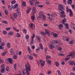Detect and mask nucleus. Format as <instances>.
Masks as SVG:
<instances>
[{"label":"nucleus","instance_id":"f257e3e1","mask_svg":"<svg viewBox=\"0 0 75 75\" xmlns=\"http://www.w3.org/2000/svg\"><path fill=\"white\" fill-rule=\"evenodd\" d=\"M31 66L30 65V64L28 63L27 64L25 65V67L26 68V71L27 73V75H30V72L29 71H31Z\"/></svg>","mask_w":75,"mask_h":75},{"label":"nucleus","instance_id":"f03ea898","mask_svg":"<svg viewBox=\"0 0 75 75\" xmlns=\"http://www.w3.org/2000/svg\"><path fill=\"white\" fill-rule=\"evenodd\" d=\"M75 52L74 51L70 52L69 53V54L67 55V57H71V58H75Z\"/></svg>","mask_w":75,"mask_h":75},{"label":"nucleus","instance_id":"7ed1b4c3","mask_svg":"<svg viewBox=\"0 0 75 75\" xmlns=\"http://www.w3.org/2000/svg\"><path fill=\"white\" fill-rule=\"evenodd\" d=\"M66 21V19L64 18L63 19L62 21V22L63 23V24H64L65 26V27L67 29L69 28L68 27V25L67 23H65V21Z\"/></svg>","mask_w":75,"mask_h":75},{"label":"nucleus","instance_id":"20e7f679","mask_svg":"<svg viewBox=\"0 0 75 75\" xmlns=\"http://www.w3.org/2000/svg\"><path fill=\"white\" fill-rule=\"evenodd\" d=\"M61 12L60 13V15L61 17H65V12L63 10L61 11Z\"/></svg>","mask_w":75,"mask_h":75},{"label":"nucleus","instance_id":"39448f33","mask_svg":"<svg viewBox=\"0 0 75 75\" xmlns=\"http://www.w3.org/2000/svg\"><path fill=\"white\" fill-rule=\"evenodd\" d=\"M75 63V62L73 61H68V63L69 64V65H74Z\"/></svg>","mask_w":75,"mask_h":75},{"label":"nucleus","instance_id":"423d86ee","mask_svg":"<svg viewBox=\"0 0 75 75\" xmlns=\"http://www.w3.org/2000/svg\"><path fill=\"white\" fill-rule=\"evenodd\" d=\"M34 37H35V34H33L32 38V40L31 41L30 45H33L34 44Z\"/></svg>","mask_w":75,"mask_h":75},{"label":"nucleus","instance_id":"0eeeda50","mask_svg":"<svg viewBox=\"0 0 75 75\" xmlns=\"http://www.w3.org/2000/svg\"><path fill=\"white\" fill-rule=\"evenodd\" d=\"M46 61L47 64H48V65H51V60L46 59Z\"/></svg>","mask_w":75,"mask_h":75},{"label":"nucleus","instance_id":"6e6552de","mask_svg":"<svg viewBox=\"0 0 75 75\" xmlns=\"http://www.w3.org/2000/svg\"><path fill=\"white\" fill-rule=\"evenodd\" d=\"M59 8L60 11L64 10V8H63V6L62 5H59Z\"/></svg>","mask_w":75,"mask_h":75},{"label":"nucleus","instance_id":"1a4fd4ad","mask_svg":"<svg viewBox=\"0 0 75 75\" xmlns=\"http://www.w3.org/2000/svg\"><path fill=\"white\" fill-rule=\"evenodd\" d=\"M31 7H29L28 8V9H27L26 11V13H27V14H29V13H30V12H31Z\"/></svg>","mask_w":75,"mask_h":75},{"label":"nucleus","instance_id":"9d476101","mask_svg":"<svg viewBox=\"0 0 75 75\" xmlns=\"http://www.w3.org/2000/svg\"><path fill=\"white\" fill-rule=\"evenodd\" d=\"M45 33H46V34H47L48 36L49 37L50 36V33H49V30H48V29H45Z\"/></svg>","mask_w":75,"mask_h":75},{"label":"nucleus","instance_id":"9b49d317","mask_svg":"<svg viewBox=\"0 0 75 75\" xmlns=\"http://www.w3.org/2000/svg\"><path fill=\"white\" fill-rule=\"evenodd\" d=\"M28 59H30V60H32L34 59V57L32 56H31L30 55H28Z\"/></svg>","mask_w":75,"mask_h":75},{"label":"nucleus","instance_id":"f8f14e48","mask_svg":"<svg viewBox=\"0 0 75 75\" xmlns=\"http://www.w3.org/2000/svg\"><path fill=\"white\" fill-rule=\"evenodd\" d=\"M51 34L55 38H57L58 37V34H57L54 33L53 32H51Z\"/></svg>","mask_w":75,"mask_h":75},{"label":"nucleus","instance_id":"ddd939ff","mask_svg":"<svg viewBox=\"0 0 75 75\" xmlns=\"http://www.w3.org/2000/svg\"><path fill=\"white\" fill-rule=\"evenodd\" d=\"M24 6H26V2L25 1H23L21 5V7L23 8V7Z\"/></svg>","mask_w":75,"mask_h":75},{"label":"nucleus","instance_id":"4468645a","mask_svg":"<svg viewBox=\"0 0 75 75\" xmlns=\"http://www.w3.org/2000/svg\"><path fill=\"white\" fill-rule=\"evenodd\" d=\"M50 47L52 48H54V47H55V44H54V43L52 42V44H50Z\"/></svg>","mask_w":75,"mask_h":75},{"label":"nucleus","instance_id":"2eb2a0df","mask_svg":"<svg viewBox=\"0 0 75 75\" xmlns=\"http://www.w3.org/2000/svg\"><path fill=\"white\" fill-rule=\"evenodd\" d=\"M32 11L33 12V14H35L36 13V8L35 7H33L32 9Z\"/></svg>","mask_w":75,"mask_h":75},{"label":"nucleus","instance_id":"dca6fc26","mask_svg":"<svg viewBox=\"0 0 75 75\" xmlns=\"http://www.w3.org/2000/svg\"><path fill=\"white\" fill-rule=\"evenodd\" d=\"M30 27L31 29H34L35 28V25L33 23H31L30 24Z\"/></svg>","mask_w":75,"mask_h":75},{"label":"nucleus","instance_id":"f3484780","mask_svg":"<svg viewBox=\"0 0 75 75\" xmlns=\"http://www.w3.org/2000/svg\"><path fill=\"white\" fill-rule=\"evenodd\" d=\"M8 61L11 63V64H12V59L10 58H8Z\"/></svg>","mask_w":75,"mask_h":75},{"label":"nucleus","instance_id":"a211bd4d","mask_svg":"<svg viewBox=\"0 0 75 75\" xmlns=\"http://www.w3.org/2000/svg\"><path fill=\"white\" fill-rule=\"evenodd\" d=\"M16 11H17V12L19 13V15H20L21 14V13H20V8H17L16 9Z\"/></svg>","mask_w":75,"mask_h":75},{"label":"nucleus","instance_id":"6ab92c4d","mask_svg":"<svg viewBox=\"0 0 75 75\" xmlns=\"http://www.w3.org/2000/svg\"><path fill=\"white\" fill-rule=\"evenodd\" d=\"M66 11L67 13H69V12L70 13L72 11V10L71 9L68 8V6H67Z\"/></svg>","mask_w":75,"mask_h":75},{"label":"nucleus","instance_id":"aec40b11","mask_svg":"<svg viewBox=\"0 0 75 75\" xmlns=\"http://www.w3.org/2000/svg\"><path fill=\"white\" fill-rule=\"evenodd\" d=\"M68 4H72V0H68Z\"/></svg>","mask_w":75,"mask_h":75},{"label":"nucleus","instance_id":"412c9836","mask_svg":"<svg viewBox=\"0 0 75 75\" xmlns=\"http://www.w3.org/2000/svg\"><path fill=\"white\" fill-rule=\"evenodd\" d=\"M28 51L30 53V52H32V51H31V49H30V46H28Z\"/></svg>","mask_w":75,"mask_h":75},{"label":"nucleus","instance_id":"4be33fe9","mask_svg":"<svg viewBox=\"0 0 75 75\" xmlns=\"http://www.w3.org/2000/svg\"><path fill=\"white\" fill-rule=\"evenodd\" d=\"M22 74L23 75H25L26 74V72H25V69H23L22 71Z\"/></svg>","mask_w":75,"mask_h":75},{"label":"nucleus","instance_id":"5701e85b","mask_svg":"<svg viewBox=\"0 0 75 75\" xmlns=\"http://www.w3.org/2000/svg\"><path fill=\"white\" fill-rule=\"evenodd\" d=\"M36 38L39 41V42H41V39H40V37L38 36H36Z\"/></svg>","mask_w":75,"mask_h":75},{"label":"nucleus","instance_id":"b1692460","mask_svg":"<svg viewBox=\"0 0 75 75\" xmlns=\"http://www.w3.org/2000/svg\"><path fill=\"white\" fill-rule=\"evenodd\" d=\"M18 4H15V5L13 6V8H16L17 7H18Z\"/></svg>","mask_w":75,"mask_h":75},{"label":"nucleus","instance_id":"393cba45","mask_svg":"<svg viewBox=\"0 0 75 75\" xmlns=\"http://www.w3.org/2000/svg\"><path fill=\"white\" fill-rule=\"evenodd\" d=\"M7 47L8 48H10L11 47V45H10V43H7Z\"/></svg>","mask_w":75,"mask_h":75},{"label":"nucleus","instance_id":"a878e982","mask_svg":"<svg viewBox=\"0 0 75 75\" xmlns=\"http://www.w3.org/2000/svg\"><path fill=\"white\" fill-rule=\"evenodd\" d=\"M9 51L10 53V55L13 54V49H11L10 50H9Z\"/></svg>","mask_w":75,"mask_h":75},{"label":"nucleus","instance_id":"bb28decb","mask_svg":"<svg viewBox=\"0 0 75 75\" xmlns=\"http://www.w3.org/2000/svg\"><path fill=\"white\" fill-rule=\"evenodd\" d=\"M14 65V69L15 71H16L17 69V64L16 63L13 65Z\"/></svg>","mask_w":75,"mask_h":75},{"label":"nucleus","instance_id":"cd10ccee","mask_svg":"<svg viewBox=\"0 0 75 75\" xmlns=\"http://www.w3.org/2000/svg\"><path fill=\"white\" fill-rule=\"evenodd\" d=\"M5 71V69L4 68H2L1 70V73H4Z\"/></svg>","mask_w":75,"mask_h":75},{"label":"nucleus","instance_id":"c85d7f7f","mask_svg":"<svg viewBox=\"0 0 75 75\" xmlns=\"http://www.w3.org/2000/svg\"><path fill=\"white\" fill-rule=\"evenodd\" d=\"M44 13H43L42 12H41L39 13V16H40L41 17V16H44Z\"/></svg>","mask_w":75,"mask_h":75},{"label":"nucleus","instance_id":"c756f323","mask_svg":"<svg viewBox=\"0 0 75 75\" xmlns=\"http://www.w3.org/2000/svg\"><path fill=\"white\" fill-rule=\"evenodd\" d=\"M45 61H43L42 63H41V64L42 67H44V65H45Z\"/></svg>","mask_w":75,"mask_h":75},{"label":"nucleus","instance_id":"7c9ffc66","mask_svg":"<svg viewBox=\"0 0 75 75\" xmlns=\"http://www.w3.org/2000/svg\"><path fill=\"white\" fill-rule=\"evenodd\" d=\"M69 16H70L71 17L72 16H73V12H72V11L69 12Z\"/></svg>","mask_w":75,"mask_h":75},{"label":"nucleus","instance_id":"2f4dec72","mask_svg":"<svg viewBox=\"0 0 75 75\" xmlns=\"http://www.w3.org/2000/svg\"><path fill=\"white\" fill-rule=\"evenodd\" d=\"M6 70L7 71H10V67H8L7 66L6 68Z\"/></svg>","mask_w":75,"mask_h":75},{"label":"nucleus","instance_id":"473e14b6","mask_svg":"<svg viewBox=\"0 0 75 75\" xmlns=\"http://www.w3.org/2000/svg\"><path fill=\"white\" fill-rule=\"evenodd\" d=\"M13 16L14 18H16L17 16V15L16 13H14L13 14Z\"/></svg>","mask_w":75,"mask_h":75},{"label":"nucleus","instance_id":"72a5a7b5","mask_svg":"<svg viewBox=\"0 0 75 75\" xmlns=\"http://www.w3.org/2000/svg\"><path fill=\"white\" fill-rule=\"evenodd\" d=\"M42 16L43 20H46V16L45 15H44L43 16Z\"/></svg>","mask_w":75,"mask_h":75},{"label":"nucleus","instance_id":"f704fd0d","mask_svg":"<svg viewBox=\"0 0 75 75\" xmlns=\"http://www.w3.org/2000/svg\"><path fill=\"white\" fill-rule=\"evenodd\" d=\"M31 20H32V21H34V20L35 19V16H31Z\"/></svg>","mask_w":75,"mask_h":75},{"label":"nucleus","instance_id":"c9c22d12","mask_svg":"<svg viewBox=\"0 0 75 75\" xmlns=\"http://www.w3.org/2000/svg\"><path fill=\"white\" fill-rule=\"evenodd\" d=\"M14 34V32H9V33L8 34V35H13Z\"/></svg>","mask_w":75,"mask_h":75},{"label":"nucleus","instance_id":"e433bc0d","mask_svg":"<svg viewBox=\"0 0 75 75\" xmlns=\"http://www.w3.org/2000/svg\"><path fill=\"white\" fill-rule=\"evenodd\" d=\"M39 45L41 49V50H43V47H42V44L40 43V44H39Z\"/></svg>","mask_w":75,"mask_h":75},{"label":"nucleus","instance_id":"4c0bfd02","mask_svg":"<svg viewBox=\"0 0 75 75\" xmlns=\"http://www.w3.org/2000/svg\"><path fill=\"white\" fill-rule=\"evenodd\" d=\"M66 41H69V38L68 37H66Z\"/></svg>","mask_w":75,"mask_h":75},{"label":"nucleus","instance_id":"58836bf2","mask_svg":"<svg viewBox=\"0 0 75 75\" xmlns=\"http://www.w3.org/2000/svg\"><path fill=\"white\" fill-rule=\"evenodd\" d=\"M16 36L17 37H21V35L20 34V33H17L16 34Z\"/></svg>","mask_w":75,"mask_h":75},{"label":"nucleus","instance_id":"ea45409f","mask_svg":"<svg viewBox=\"0 0 75 75\" xmlns=\"http://www.w3.org/2000/svg\"><path fill=\"white\" fill-rule=\"evenodd\" d=\"M2 23L4 24H8V23L6 21H2Z\"/></svg>","mask_w":75,"mask_h":75},{"label":"nucleus","instance_id":"a19ab883","mask_svg":"<svg viewBox=\"0 0 75 75\" xmlns=\"http://www.w3.org/2000/svg\"><path fill=\"white\" fill-rule=\"evenodd\" d=\"M8 11L7 10H6V9L5 10V13L6 15H7V14H8Z\"/></svg>","mask_w":75,"mask_h":75},{"label":"nucleus","instance_id":"79ce46f5","mask_svg":"<svg viewBox=\"0 0 75 75\" xmlns=\"http://www.w3.org/2000/svg\"><path fill=\"white\" fill-rule=\"evenodd\" d=\"M29 37H30V36L28 35H26L25 36V38L26 39V40H28L29 39Z\"/></svg>","mask_w":75,"mask_h":75},{"label":"nucleus","instance_id":"37998d69","mask_svg":"<svg viewBox=\"0 0 75 75\" xmlns=\"http://www.w3.org/2000/svg\"><path fill=\"white\" fill-rule=\"evenodd\" d=\"M40 33L41 35H46V33L43 32H41Z\"/></svg>","mask_w":75,"mask_h":75},{"label":"nucleus","instance_id":"c03bdc74","mask_svg":"<svg viewBox=\"0 0 75 75\" xmlns=\"http://www.w3.org/2000/svg\"><path fill=\"white\" fill-rule=\"evenodd\" d=\"M62 48L60 47H57V50H59V51H61L62 50Z\"/></svg>","mask_w":75,"mask_h":75},{"label":"nucleus","instance_id":"a18cd8bd","mask_svg":"<svg viewBox=\"0 0 75 75\" xmlns=\"http://www.w3.org/2000/svg\"><path fill=\"white\" fill-rule=\"evenodd\" d=\"M70 59V57H66L65 58V61H68L69 59Z\"/></svg>","mask_w":75,"mask_h":75},{"label":"nucleus","instance_id":"49530a36","mask_svg":"<svg viewBox=\"0 0 75 75\" xmlns=\"http://www.w3.org/2000/svg\"><path fill=\"white\" fill-rule=\"evenodd\" d=\"M13 57V58L15 59H17V56L16 55H14Z\"/></svg>","mask_w":75,"mask_h":75},{"label":"nucleus","instance_id":"de8ad7c7","mask_svg":"<svg viewBox=\"0 0 75 75\" xmlns=\"http://www.w3.org/2000/svg\"><path fill=\"white\" fill-rule=\"evenodd\" d=\"M3 34L4 35H6L7 34V31L5 30H4L3 31Z\"/></svg>","mask_w":75,"mask_h":75},{"label":"nucleus","instance_id":"09e8293b","mask_svg":"<svg viewBox=\"0 0 75 75\" xmlns=\"http://www.w3.org/2000/svg\"><path fill=\"white\" fill-rule=\"evenodd\" d=\"M6 53H7V52H4L2 54V55L4 56L6 54Z\"/></svg>","mask_w":75,"mask_h":75},{"label":"nucleus","instance_id":"8fccbe9b","mask_svg":"<svg viewBox=\"0 0 75 75\" xmlns=\"http://www.w3.org/2000/svg\"><path fill=\"white\" fill-rule=\"evenodd\" d=\"M55 63H56V65L57 67H58V66L59 65V63H58V62H56Z\"/></svg>","mask_w":75,"mask_h":75},{"label":"nucleus","instance_id":"3c124183","mask_svg":"<svg viewBox=\"0 0 75 75\" xmlns=\"http://www.w3.org/2000/svg\"><path fill=\"white\" fill-rule=\"evenodd\" d=\"M69 44H74V41H70L69 42Z\"/></svg>","mask_w":75,"mask_h":75},{"label":"nucleus","instance_id":"603ef678","mask_svg":"<svg viewBox=\"0 0 75 75\" xmlns=\"http://www.w3.org/2000/svg\"><path fill=\"white\" fill-rule=\"evenodd\" d=\"M59 27L60 28H62V27H63V25L62 24H60L59 25Z\"/></svg>","mask_w":75,"mask_h":75},{"label":"nucleus","instance_id":"864d4df0","mask_svg":"<svg viewBox=\"0 0 75 75\" xmlns=\"http://www.w3.org/2000/svg\"><path fill=\"white\" fill-rule=\"evenodd\" d=\"M47 16H49L50 17H53V15H52V14H50V13L48 14H47Z\"/></svg>","mask_w":75,"mask_h":75},{"label":"nucleus","instance_id":"5fc2aeb1","mask_svg":"<svg viewBox=\"0 0 75 75\" xmlns=\"http://www.w3.org/2000/svg\"><path fill=\"white\" fill-rule=\"evenodd\" d=\"M23 32L25 33V34H26V33H27V30H26V29H23Z\"/></svg>","mask_w":75,"mask_h":75},{"label":"nucleus","instance_id":"6e6d98bb","mask_svg":"<svg viewBox=\"0 0 75 75\" xmlns=\"http://www.w3.org/2000/svg\"><path fill=\"white\" fill-rule=\"evenodd\" d=\"M71 7L73 9H75V6L74 5H71Z\"/></svg>","mask_w":75,"mask_h":75},{"label":"nucleus","instance_id":"4d7b16f0","mask_svg":"<svg viewBox=\"0 0 75 75\" xmlns=\"http://www.w3.org/2000/svg\"><path fill=\"white\" fill-rule=\"evenodd\" d=\"M29 3L30 5H32V6L33 5V2L32 1H29Z\"/></svg>","mask_w":75,"mask_h":75},{"label":"nucleus","instance_id":"13d9d810","mask_svg":"<svg viewBox=\"0 0 75 75\" xmlns=\"http://www.w3.org/2000/svg\"><path fill=\"white\" fill-rule=\"evenodd\" d=\"M60 38H61L62 39V40H65V38L66 37H65V36H64V37H61Z\"/></svg>","mask_w":75,"mask_h":75},{"label":"nucleus","instance_id":"bf43d9fd","mask_svg":"<svg viewBox=\"0 0 75 75\" xmlns=\"http://www.w3.org/2000/svg\"><path fill=\"white\" fill-rule=\"evenodd\" d=\"M58 55L59 56H61V55H62V56H64V55H65V54H61L60 53H59Z\"/></svg>","mask_w":75,"mask_h":75},{"label":"nucleus","instance_id":"052dcab7","mask_svg":"<svg viewBox=\"0 0 75 75\" xmlns=\"http://www.w3.org/2000/svg\"><path fill=\"white\" fill-rule=\"evenodd\" d=\"M61 64L63 65H64L65 64V62L64 61H62L61 62Z\"/></svg>","mask_w":75,"mask_h":75},{"label":"nucleus","instance_id":"680f3d73","mask_svg":"<svg viewBox=\"0 0 75 75\" xmlns=\"http://www.w3.org/2000/svg\"><path fill=\"white\" fill-rule=\"evenodd\" d=\"M11 29V28H6V30H10Z\"/></svg>","mask_w":75,"mask_h":75},{"label":"nucleus","instance_id":"e2e57ef3","mask_svg":"<svg viewBox=\"0 0 75 75\" xmlns=\"http://www.w3.org/2000/svg\"><path fill=\"white\" fill-rule=\"evenodd\" d=\"M63 2L65 5L67 4V2H66V0H63Z\"/></svg>","mask_w":75,"mask_h":75},{"label":"nucleus","instance_id":"0e129e2a","mask_svg":"<svg viewBox=\"0 0 75 75\" xmlns=\"http://www.w3.org/2000/svg\"><path fill=\"white\" fill-rule=\"evenodd\" d=\"M57 72H58V74L59 75H61V72H60V71H59V70H58L57 71Z\"/></svg>","mask_w":75,"mask_h":75},{"label":"nucleus","instance_id":"69168bd1","mask_svg":"<svg viewBox=\"0 0 75 75\" xmlns=\"http://www.w3.org/2000/svg\"><path fill=\"white\" fill-rule=\"evenodd\" d=\"M4 64H2L1 66V68H4Z\"/></svg>","mask_w":75,"mask_h":75},{"label":"nucleus","instance_id":"338daca9","mask_svg":"<svg viewBox=\"0 0 75 75\" xmlns=\"http://www.w3.org/2000/svg\"><path fill=\"white\" fill-rule=\"evenodd\" d=\"M33 56H35V57H37V54L35 53H33Z\"/></svg>","mask_w":75,"mask_h":75},{"label":"nucleus","instance_id":"774afa93","mask_svg":"<svg viewBox=\"0 0 75 75\" xmlns=\"http://www.w3.org/2000/svg\"><path fill=\"white\" fill-rule=\"evenodd\" d=\"M11 3L13 4L16 3V1L15 0H13V1L11 2Z\"/></svg>","mask_w":75,"mask_h":75}]
</instances>
